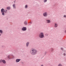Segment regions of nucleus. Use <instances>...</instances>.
I'll list each match as a JSON object with an SVG mask.
<instances>
[{"mask_svg": "<svg viewBox=\"0 0 66 66\" xmlns=\"http://www.w3.org/2000/svg\"><path fill=\"white\" fill-rule=\"evenodd\" d=\"M1 12L2 15L3 16H4L5 15V14H6L7 13V10H4L3 8H2L1 9Z\"/></svg>", "mask_w": 66, "mask_h": 66, "instance_id": "f257e3e1", "label": "nucleus"}, {"mask_svg": "<svg viewBox=\"0 0 66 66\" xmlns=\"http://www.w3.org/2000/svg\"><path fill=\"white\" fill-rule=\"evenodd\" d=\"M31 51V53L32 55H34V54H35L36 52H37V51L35 49H32Z\"/></svg>", "mask_w": 66, "mask_h": 66, "instance_id": "f03ea898", "label": "nucleus"}, {"mask_svg": "<svg viewBox=\"0 0 66 66\" xmlns=\"http://www.w3.org/2000/svg\"><path fill=\"white\" fill-rule=\"evenodd\" d=\"M39 36L40 38H44L45 36H44V34L43 32H41L40 33L39 35Z\"/></svg>", "mask_w": 66, "mask_h": 66, "instance_id": "7ed1b4c3", "label": "nucleus"}, {"mask_svg": "<svg viewBox=\"0 0 66 66\" xmlns=\"http://www.w3.org/2000/svg\"><path fill=\"white\" fill-rule=\"evenodd\" d=\"M22 30L23 31H25L27 30V27H23L22 28Z\"/></svg>", "mask_w": 66, "mask_h": 66, "instance_id": "20e7f679", "label": "nucleus"}, {"mask_svg": "<svg viewBox=\"0 0 66 66\" xmlns=\"http://www.w3.org/2000/svg\"><path fill=\"white\" fill-rule=\"evenodd\" d=\"M13 56L12 55H10L8 56V57L9 59H13Z\"/></svg>", "mask_w": 66, "mask_h": 66, "instance_id": "39448f33", "label": "nucleus"}, {"mask_svg": "<svg viewBox=\"0 0 66 66\" xmlns=\"http://www.w3.org/2000/svg\"><path fill=\"white\" fill-rule=\"evenodd\" d=\"M44 17H47V12H46L43 14Z\"/></svg>", "mask_w": 66, "mask_h": 66, "instance_id": "423d86ee", "label": "nucleus"}, {"mask_svg": "<svg viewBox=\"0 0 66 66\" xmlns=\"http://www.w3.org/2000/svg\"><path fill=\"white\" fill-rule=\"evenodd\" d=\"M13 8L14 9H16V4H13Z\"/></svg>", "mask_w": 66, "mask_h": 66, "instance_id": "0eeeda50", "label": "nucleus"}, {"mask_svg": "<svg viewBox=\"0 0 66 66\" xmlns=\"http://www.w3.org/2000/svg\"><path fill=\"white\" fill-rule=\"evenodd\" d=\"M20 61V59H17L16 60V63H18V62H19Z\"/></svg>", "mask_w": 66, "mask_h": 66, "instance_id": "6e6552de", "label": "nucleus"}, {"mask_svg": "<svg viewBox=\"0 0 66 66\" xmlns=\"http://www.w3.org/2000/svg\"><path fill=\"white\" fill-rule=\"evenodd\" d=\"M46 22L47 23H50V20H46Z\"/></svg>", "mask_w": 66, "mask_h": 66, "instance_id": "1a4fd4ad", "label": "nucleus"}, {"mask_svg": "<svg viewBox=\"0 0 66 66\" xmlns=\"http://www.w3.org/2000/svg\"><path fill=\"white\" fill-rule=\"evenodd\" d=\"M2 62L3 64H6V61L4 60H3Z\"/></svg>", "mask_w": 66, "mask_h": 66, "instance_id": "9d476101", "label": "nucleus"}, {"mask_svg": "<svg viewBox=\"0 0 66 66\" xmlns=\"http://www.w3.org/2000/svg\"><path fill=\"white\" fill-rule=\"evenodd\" d=\"M28 7V5H26L24 7L25 9H27Z\"/></svg>", "mask_w": 66, "mask_h": 66, "instance_id": "9b49d317", "label": "nucleus"}, {"mask_svg": "<svg viewBox=\"0 0 66 66\" xmlns=\"http://www.w3.org/2000/svg\"><path fill=\"white\" fill-rule=\"evenodd\" d=\"M6 9H7V10H10L11 9V7H7Z\"/></svg>", "mask_w": 66, "mask_h": 66, "instance_id": "f8f14e48", "label": "nucleus"}, {"mask_svg": "<svg viewBox=\"0 0 66 66\" xmlns=\"http://www.w3.org/2000/svg\"><path fill=\"white\" fill-rule=\"evenodd\" d=\"M24 24L25 25H27V21H25L24 22Z\"/></svg>", "mask_w": 66, "mask_h": 66, "instance_id": "ddd939ff", "label": "nucleus"}, {"mask_svg": "<svg viewBox=\"0 0 66 66\" xmlns=\"http://www.w3.org/2000/svg\"><path fill=\"white\" fill-rule=\"evenodd\" d=\"M3 33V31L2 30H0V33L1 34H2Z\"/></svg>", "mask_w": 66, "mask_h": 66, "instance_id": "4468645a", "label": "nucleus"}, {"mask_svg": "<svg viewBox=\"0 0 66 66\" xmlns=\"http://www.w3.org/2000/svg\"><path fill=\"white\" fill-rule=\"evenodd\" d=\"M55 26H54V27H57V24L56 23H55Z\"/></svg>", "mask_w": 66, "mask_h": 66, "instance_id": "2eb2a0df", "label": "nucleus"}, {"mask_svg": "<svg viewBox=\"0 0 66 66\" xmlns=\"http://www.w3.org/2000/svg\"><path fill=\"white\" fill-rule=\"evenodd\" d=\"M29 42H27L26 44V46L28 47V46H29Z\"/></svg>", "mask_w": 66, "mask_h": 66, "instance_id": "dca6fc26", "label": "nucleus"}, {"mask_svg": "<svg viewBox=\"0 0 66 66\" xmlns=\"http://www.w3.org/2000/svg\"><path fill=\"white\" fill-rule=\"evenodd\" d=\"M2 60H0V63H1V62H2Z\"/></svg>", "mask_w": 66, "mask_h": 66, "instance_id": "f3484780", "label": "nucleus"}, {"mask_svg": "<svg viewBox=\"0 0 66 66\" xmlns=\"http://www.w3.org/2000/svg\"><path fill=\"white\" fill-rule=\"evenodd\" d=\"M47 0H44V2H46Z\"/></svg>", "mask_w": 66, "mask_h": 66, "instance_id": "a211bd4d", "label": "nucleus"}, {"mask_svg": "<svg viewBox=\"0 0 66 66\" xmlns=\"http://www.w3.org/2000/svg\"><path fill=\"white\" fill-rule=\"evenodd\" d=\"M58 66H62V65L61 64H59L58 65Z\"/></svg>", "mask_w": 66, "mask_h": 66, "instance_id": "6ab92c4d", "label": "nucleus"}, {"mask_svg": "<svg viewBox=\"0 0 66 66\" xmlns=\"http://www.w3.org/2000/svg\"><path fill=\"white\" fill-rule=\"evenodd\" d=\"M64 17H66V16L65 15H64Z\"/></svg>", "mask_w": 66, "mask_h": 66, "instance_id": "aec40b11", "label": "nucleus"}, {"mask_svg": "<svg viewBox=\"0 0 66 66\" xmlns=\"http://www.w3.org/2000/svg\"><path fill=\"white\" fill-rule=\"evenodd\" d=\"M63 55L64 56H65L66 55V54L65 53H64Z\"/></svg>", "mask_w": 66, "mask_h": 66, "instance_id": "412c9836", "label": "nucleus"}, {"mask_svg": "<svg viewBox=\"0 0 66 66\" xmlns=\"http://www.w3.org/2000/svg\"><path fill=\"white\" fill-rule=\"evenodd\" d=\"M15 2H16V1H14L13 2H14V3H15Z\"/></svg>", "mask_w": 66, "mask_h": 66, "instance_id": "4be33fe9", "label": "nucleus"}, {"mask_svg": "<svg viewBox=\"0 0 66 66\" xmlns=\"http://www.w3.org/2000/svg\"><path fill=\"white\" fill-rule=\"evenodd\" d=\"M61 50H63V48H61Z\"/></svg>", "mask_w": 66, "mask_h": 66, "instance_id": "5701e85b", "label": "nucleus"}, {"mask_svg": "<svg viewBox=\"0 0 66 66\" xmlns=\"http://www.w3.org/2000/svg\"><path fill=\"white\" fill-rule=\"evenodd\" d=\"M1 34H0V36H1Z\"/></svg>", "mask_w": 66, "mask_h": 66, "instance_id": "b1692460", "label": "nucleus"}, {"mask_svg": "<svg viewBox=\"0 0 66 66\" xmlns=\"http://www.w3.org/2000/svg\"><path fill=\"white\" fill-rule=\"evenodd\" d=\"M30 23H31V22H30Z\"/></svg>", "mask_w": 66, "mask_h": 66, "instance_id": "393cba45", "label": "nucleus"}]
</instances>
